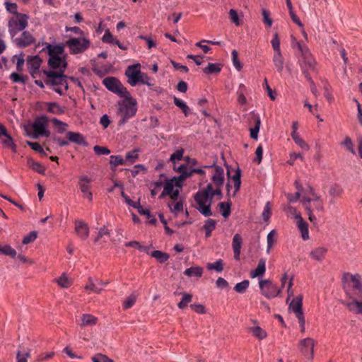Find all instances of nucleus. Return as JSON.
<instances>
[{
  "label": "nucleus",
  "mask_w": 362,
  "mask_h": 362,
  "mask_svg": "<svg viewBox=\"0 0 362 362\" xmlns=\"http://www.w3.org/2000/svg\"><path fill=\"white\" fill-rule=\"evenodd\" d=\"M300 202L306 211L309 221L316 224L317 218L314 212L322 214L325 210L324 204L321 197L314 192L312 187H309V194L302 197Z\"/></svg>",
  "instance_id": "1"
},
{
  "label": "nucleus",
  "mask_w": 362,
  "mask_h": 362,
  "mask_svg": "<svg viewBox=\"0 0 362 362\" xmlns=\"http://www.w3.org/2000/svg\"><path fill=\"white\" fill-rule=\"evenodd\" d=\"M45 49L49 54L48 64L50 68L57 69L58 72L64 73L67 63L64 54V48L59 45H52L47 43Z\"/></svg>",
  "instance_id": "2"
},
{
  "label": "nucleus",
  "mask_w": 362,
  "mask_h": 362,
  "mask_svg": "<svg viewBox=\"0 0 362 362\" xmlns=\"http://www.w3.org/2000/svg\"><path fill=\"white\" fill-rule=\"evenodd\" d=\"M45 74L47 76L45 84L47 86L59 95H63L66 93L69 86L67 77L63 73L47 71Z\"/></svg>",
  "instance_id": "3"
},
{
  "label": "nucleus",
  "mask_w": 362,
  "mask_h": 362,
  "mask_svg": "<svg viewBox=\"0 0 362 362\" xmlns=\"http://www.w3.org/2000/svg\"><path fill=\"white\" fill-rule=\"evenodd\" d=\"M211 184L202 189L199 190L194 195V200L198 205V211L204 216H210L212 215L211 206L212 204V198L210 195Z\"/></svg>",
  "instance_id": "4"
},
{
  "label": "nucleus",
  "mask_w": 362,
  "mask_h": 362,
  "mask_svg": "<svg viewBox=\"0 0 362 362\" xmlns=\"http://www.w3.org/2000/svg\"><path fill=\"white\" fill-rule=\"evenodd\" d=\"M137 110V103L132 97L126 98L118 103V114L121 119L119 124H124L127 120L133 117Z\"/></svg>",
  "instance_id": "5"
},
{
  "label": "nucleus",
  "mask_w": 362,
  "mask_h": 362,
  "mask_svg": "<svg viewBox=\"0 0 362 362\" xmlns=\"http://www.w3.org/2000/svg\"><path fill=\"white\" fill-rule=\"evenodd\" d=\"M28 16L24 13H18L13 16L8 21V30L11 37H14L18 33L23 31L28 25Z\"/></svg>",
  "instance_id": "6"
},
{
  "label": "nucleus",
  "mask_w": 362,
  "mask_h": 362,
  "mask_svg": "<svg viewBox=\"0 0 362 362\" xmlns=\"http://www.w3.org/2000/svg\"><path fill=\"white\" fill-rule=\"evenodd\" d=\"M66 45L69 47L71 54H82L90 47V41L86 36L70 37L66 40Z\"/></svg>",
  "instance_id": "7"
},
{
  "label": "nucleus",
  "mask_w": 362,
  "mask_h": 362,
  "mask_svg": "<svg viewBox=\"0 0 362 362\" xmlns=\"http://www.w3.org/2000/svg\"><path fill=\"white\" fill-rule=\"evenodd\" d=\"M259 286L262 294L267 298H274L281 293V288L269 279H261L259 281Z\"/></svg>",
  "instance_id": "8"
},
{
  "label": "nucleus",
  "mask_w": 362,
  "mask_h": 362,
  "mask_svg": "<svg viewBox=\"0 0 362 362\" xmlns=\"http://www.w3.org/2000/svg\"><path fill=\"white\" fill-rule=\"evenodd\" d=\"M47 121L45 117L37 118L33 124V133L30 136L34 139L39 136L49 137L50 132L47 129Z\"/></svg>",
  "instance_id": "9"
},
{
  "label": "nucleus",
  "mask_w": 362,
  "mask_h": 362,
  "mask_svg": "<svg viewBox=\"0 0 362 362\" xmlns=\"http://www.w3.org/2000/svg\"><path fill=\"white\" fill-rule=\"evenodd\" d=\"M103 83L107 90L119 95L122 96L127 93V88H124L121 82L115 77L105 78Z\"/></svg>",
  "instance_id": "10"
},
{
  "label": "nucleus",
  "mask_w": 362,
  "mask_h": 362,
  "mask_svg": "<svg viewBox=\"0 0 362 362\" xmlns=\"http://www.w3.org/2000/svg\"><path fill=\"white\" fill-rule=\"evenodd\" d=\"M316 341L313 338H305L299 341V349L301 353L308 359L313 360L314 358V347Z\"/></svg>",
  "instance_id": "11"
},
{
  "label": "nucleus",
  "mask_w": 362,
  "mask_h": 362,
  "mask_svg": "<svg viewBox=\"0 0 362 362\" xmlns=\"http://www.w3.org/2000/svg\"><path fill=\"white\" fill-rule=\"evenodd\" d=\"M141 73V64L139 63L129 66L125 71L128 83L132 86L137 85L139 83V77Z\"/></svg>",
  "instance_id": "12"
},
{
  "label": "nucleus",
  "mask_w": 362,
  "mask_h": 362,
  "mask_svg": "<svg viewBox=\"0 0 362 362\" xmlns=\"http://www.w3.org/2000/svg\"><path fill=\"white\" fill-rule=\"evenodd\" d=\"M91 178L87 175H81L78 178V186L83 194V197L91 201L93 199V194L90 191Z\"/></svg>",
  "instance_id": "13"
},
{
  "label": "nucleus",
  "mask_w": 362,
  "mask_h": 362,
  "mask_svg": "<svg viewBox=\"0 0 362 362\" xmlns=\"http://www.w3.org/2000/svg\"><path fill=\"white\" fill-rule=\"evenodd\" d=\"M35 37L28 31H23L22 34L14 40L15 43L19 47H25L35 42Z\"/></svg>",
  "instance_id": "14"
},
{
  "label": "nucleus",
  "mask_w": 362,
  "mask_h": 362,
  "mask_svg": "<svg viewBox=\"0 0 362 362\" xmlns=\"http://www.w3.org/2000/svg\"><path fill=\"white\" fill-rule=\"evenodd\" d=\"M74 229L76 235L82 240H86L89 236V227L82 220H76L74 222Z\"/></svg>",
  "instance_id": "15"
},
{
  "label": "nucleus",
  "mask_w": 362,
  "mask_h": 362,
  "mask_svg": "<svg viewBox=\"0 0 362 362\" xmlns=\"http://www.w3.org/2000/svg\"><path fill=\"white\" fill-rule=\"evenodd\" d=\"M343 280L346 282L351 281L353 284V288L362 294L361 276L358 274H351L350 273H344Z\"/></svg>",
  "instance_id": "16"
},
{
  "label": "nucleus",
  "mask_w": 362,
  "mask_h": 362,
  "mask_svg": "<svg viewBox=\"0 0 362 362\" xmlns=\"http://www.w3.org/2000/svg\"><path fill=\"white\" fill-rule=\"evenodd\" d=\"M303 296L299 295L293 298L289 304V310H291L296 317L303 316L302 310Z\"/></svg>",
  "instance_id": "17"
},
{
  "label": "nucleus",
  "mask_w": 362,
  "mask_h": 362,
  "mask_svg": "<svg viewBox=\"0 0 362 362\" xmlns=\"http://www.w3.org/2000/svg\"><path fill=\"white\" fill-rule=\"evenodd\" d=\"M213 168L214 173L211 176V180L214 186H223L224 182V170L220 166H208Z\"/></svg>",
  "instance_id": "18"
},
{
  "label": "nucleus",
  "mask_w": 362,
  "mask_h": 362,
  "mask_svg": "<svg viewBox=\"0 0 362 362\" xmlns=\"http://www.w3.org/2000/svg\"><path fill=\"white\" fill-rule=\"evenodd\" d=\"M315 66L316 62L312 56L300 60V66L305 77L307 74H310V71H315Z\"/></svg>",
  "instance_id": "19"
},
{
  "label": "nucleus",
  "mask_w": 362,
  "mask_h": 362,
  "mask_svg": "<svg viewBox=\"0 0 362 362\" xmlns=\"http://www.w3.org/2000/svg\"><path fill=\"white\" fill-rule=\"evenodd\" d=\"M0 140L6 147H13L16 148L12 137L8 134L6 128L0 123Z\"/></svg>",
  "instance_id": "20"
},
{
  "label": "nucleus",
  "mask_w": 362,
  "mask_h": 362,
  "mask_svg": "<svg viewBox=\"0 0 362 362\" xmlns=\"http://www.w3.org/2000/svg\"><path fill=\"white\" fill-rule=\"evenodd\" d=\"M41 59L38 56L31 57L28 59L27 66L30 74L35 77V74H37L39 71V68L41 64Z\"/></svg>",
  "instance_id": "21"
},
{
  "label": "nucleus",
  "mask_w": 362,
  "mask_h": 362,
  "mask_svg": "<svg viewBox=\"0 0 362 362\" xmlns=\"http://www.w3.org/2000/svg\"><path fill=\"white\" fill-rule=\"evenodd\" d=\"M243 245V239L240 235L236 233L234 235L232 241V247L234 253V258L236 260L240 259V250Z\"/></svg>",
  "instance_id": "22"
},
{
  "label": "nucleus",
  "mask_w": 362,
  "mask_h": 362,
  "mask_svg": "<svg viewBox=\"0 0 362 362\" xmlns=\"http://www.w3.org/2000/svg\"><path fill=\"white\" fill-rule=\"evenodd\" d=\"M349 311L356 314H362V301L357 300L354 298L351 301H341Z\"/></svg>",
  "instance_id": "23"
},
{
  "label": "nucleus",
  "mask_w": 362,
  "mask_h": 362,
  "mask_svg": "<svg viewBox=\"0 0 362 362\" xmlns=\"http://www.w3.org/2000/svg\"><path fill=\"white\" fill-rule=\"evenodd\" d=\"M231 183L233 184L235 190H234V194L239 190L240 185H241V180H240V171L239 170H236L235 174L232 176V177L228 180L226 188L228 192H230V189L231 187Z\"/></svg>",
  "instance_id": "24"
},
{
  "label": "nucleus",
  "mask_w": 362,
  "mask_h": 362,
  "mask_svg": "<svg viewBox=\"0 0 362 362\" xmlns=\"http://www.w3.org/2000/svg\"><path fill=\"white\" fill-rule=\"evenodd\" d=\"M66 136L68 139L73 143L83 146L88 145L83 136L78 132H68Z\"/></svg>",
  "instance_id": "25"
},
{
  "label": "nucleus",
  "mask_w": 362,
  "mask_h": 362,
  "mask_svg": "<svg viewBox=\"0 0 362 362\" xmlns=\"http://www.w3.org/2000/svg\"><path fill=\"white\" fill-rule=\"evenodd\" d=\"M327 252V248L324 247H318L310 251V257L314 260L321 262L325 258Z\"/></svg>",
  "instance_id": "26"
},
{
  "label": "nucleus",
  "mask_w": 362,
  "mask_h": 362,
  "mask_svg": "<svg viewBox=\"0 0 362 362\" xmlns=\"http://www.w3.org/2000/svg\"><path fill=\"white\" fill-rule=\"evenodd\" d=\"M266 272V260L264 259H260L257 268L255 270L250 272V277L256 278L262 276Z\"/></svg>",
  "instance_id": "27"
},
{
  "label": "nucleus",
  "mask_w": 362,
  "mask_h": 362,
  "mask_svg": "<svg viewBox=\"0 0 362 362\" xmlns=\"http://www.w3.org/2000/svg\"><path fill=\"white\" fill-rule=\"evenodd\" d=\"M296 226L298 229L300 230L301 233V238L304 240H307L309 239V230H308V224L306 221L303 220V218H300L296 221Z\"/></svg>",
  "instance_id": "28"
},
{
  "label": "nucleus",
  "mask_w": 362,
  "mask_h": 362,
  "mask_svg": "<svg viewBox=\"0 0 362 362\" xmlns=\"http://www.w3.org/2000/svg\"><path fill=\"white\" fill-rule=\"evenodd\" d=\"M98 319L90 314H83L81 316V321L78 322L80 327L93 326L97 323Z\"/></svg>",
  "instance_id": "29"
},
{
  "label": "nucleus",
  "mask_w": 362,
  "mask_h": 362,
  "mask_svg": "<svg viewBox=\"0 0 362 362\" xmlns=\"http://www.w3.org/2000/svg\"><path fill=\"white\" fill-rule=\"evenodd\" d=\"M273 63L279 73H281L284 69V60L281 52H274L273 56Z\"/></svg>",
  "instance_id": "30"
},
{
  "label": "nucleus",
  "mask_w": 362,
  "mask_h": 362,
  "mask_svg": "<svg viewBox=\"0 0 362 362\" xmlns=\"http://www.w3.org/2000/svg\"><path fill=\"white\" fill-rule=\"evenodd\" d=\"M174 170L180 173L179 176L180 180H184L191 176L190 170H187L186 165L182 164L177 167L175 164H174Z\"/></svg>",
  "instance_id": "31"
},
{
  "label": "nucleus",
  "mask_w": 362,
  "mask_h": 362,
  "mask_svg": "<svg viewBox=\"0 0 362 362\" xmlns=\"http://www.w3.org/2000/svg\"><path fill=\"white\" fill-rule=\"evenodd\" d=\"M255 126L252 128L250 129V137L255 140H257L258 138V133L259 132L260 125H261V119L259 116H256L254 119Z\"/></svg>",
  "instance_id": "32"
},
{
  "label": "nucleus",
  "mask_w": 362,
  "mask_h": 362,
  "mask_svg": "<svg viewBox=\"0 0 362 362\" xmlns=\"http://www.w3.org/2000/svg\"><path fill=\"white\" fill-rule=\"evenodd\" d=\"M238 102L240 105H245L247 103L245 94L247 93V88L243 84H240L237 90Z\"/></svg>",
  "instance_id": "33"
},
{
  "label": "nucleus",
  "mask_w": 362,
  "mask_h": 362,
  "mask_svg": "<svg viewBox=\"0 0 362 362\" xmlns=\"http://www.w3.org/2000/svg\"><path fill=\"white\" fill-rule=\"evenodd\" d=\"M221 71V65L218 63H209L203 71L206 74H217Z\"/></svg>",
  "instance_id": "34"
},
{
  "label": "nucleus",
  "mask_w": 362,
  "mask_h": 362,
  "mask_svg": "<svg viewBox=\"0 0 362 362\" xmlns=\"http://www.w3.org/2000/svg\"><path fill=\"white\" fill-rule=\"evenodd\" d=\"M55 281L62 288H67L71 286L72 281L69 279L65 273H63L59 278L55 279Z\"/></svg>",
  "instance_id": "35"
},
{
  "label": "nucleus",
  "mask_w": 362,
  "mask_h": 362,
  "mask_svg": "<svg viewBox=\"0 0 362 362\" xmlns=\"http://www.w3.org/2000/svg\"><path fill=\"white\" fill-rule=\"evenodd\" d=\"M86 290H90L94 293H100L103 288L99 287L98 285V282L94 281L92 278L88 279V283L85 286Z\"/></svg>",
  "instance_id": "36"
},
{
  "label": "nucleus",
  "mask_w": 362,
  "mask_h": 362,
  "mask_svg": "<svg viewBox=\"0 0 362 362\" xmlns=\"http://www.w3.org/2000/svg\"><path fill=\"white\" fill-rule=\"evenodd\" d=\"M174 103L176 106L182 110L185 116H188L191 114L189 107L181 99L174 97Z\"/></svg>",
  "instance_id": "37"
},
{
  "label": "nucleus",
  "mask_w": 362,
  "mask_h": 362,
  "mask_svg": "<svg viewBox=\"0 0 362 362\" xmlns=\"http://www.w3.org/2000/svg\"><path fill=\"white\" fill-rule=\"evenodd\" d=\"M202 269L199 267H190L187 269L184 274L187 275V276L192 277V276H196V277H201L202 275Z\"/></svg>",
  "instance_id": "38"
},
{
  "label": "nucleus",
  "mask_w": 362,
  "mask_h": 362,
  "mask_svg": "<svg viewBox=\"0 0 362 362\" xmlns=\"http://www.w3.org/2000/svg\"><path fill=\"white\" fill-rule=\"evenodd\" d=\"M291 137L295 141V143L299 146L301 148L304 150H308L309 146L307 144V143L300 137L298 133L291 132Z\"/></svg>",
  "instance_id": "39"
},
{
  "label": "nucleus",
  "mask_w": 362,
  "mask_h": 362,
  "mask_svg": "<svg viewBox=\"0 0 362 362\" xmlns=\"http://www.w3.org/2000/svg\"><path fill=\"white\" fill-rule=\"evenodd\" d=\"M206 267L209 270H215L217 272H221L223 269V260L219 259L214 263H208Z\"/></svg>",
  "instance_id": "40"
},
{
  "label": "nucleus",
  "mask_w": 362,
  "mask_h": 362,
  "mask_svg": "<svg viewBox=\"0 0 362 362\" xmlns=\"http://www.w3.org/2000/svg\"><path fill=\"white\" fill-rule=\"evenodd\" d=\"M173 190H174L173 180L167 181L164 185L163 191L162 192L161 194L160 195V198H163L164 197H165L167 195L171 194V193L173 192Z\"/></svg>",
  "instance_id": "41"
},
{
  "label": "nucleus",
  "mask_w": 362,
  "mask_h": 362,
  "mask_svg": "<svg viewBox=\"0 0 362 362\" xmlns=\"http://www.w3.org/2000/svg\"><path fill=\"white\" fill-rule=\"evenodd\" d=\"M125 160L121 156H111L110 157V164L112 168L125 164Z\"/></svg>",
  "instance_id": "42"
},
{
  "label": "nucleus",
  "mask_w": 362,
  "mask_h": 362,
  "mask_svg": "<svg viewBox=\"0 0 362 362\" xmlns=\"http://www.w3.org/2000/svg\"><path fill=\"white\" fill-rule=\"evenodd\" d=\"M250 331L259 339H263L267 337L266 332L259 326L251 327Z\"/></svg>",
  "instance_id": "43"
},
{
  "label": "nucleus",
  "mask_w": 362,
  "mask_h": 362,
  "mask_svg": "<svg viewBox=\"0 0 362 362\" xmlns=\"http://www.w3.org/2000/svg\"><path fill=\"white\" fill-rule=\"evenodd\" d=\"M293 46H296L298 47L302 54V59L312 56L308 48L305 45H302L299 42L296 41L295 43L293 42Z\"/></svg>",
  "instance_id": "44"
},
{
  "label": "nucleus",
  "mask_w": 362,
  "mask_h": 362,
  "mask_svg": "<svg viewBox=\"0 0 362 362\" xmlns=\"http://www.w3.org/2000/svg\"><path fill=\"white\" fill-rule=\"evenodd\" d=\"M30 349H28L24 352L18 351L16 352V362H28V358L30 356Z\"/></svg>",
  "instance_id": "45"
},
{
  "label": "nucleus",
  "mask_w": 362,
  "mask_h": 362,
  "mask_svg": "<svg viewBox=\"0 0 362 362\" xmlns=\"http://www.w3.org/2000/svg\"><path fill=\"white\" fill-rule=\"evenodd\" d=\"M151 256L157 259L161 263L166 262L169 258V255L167 253L163 252L160 250H154L151 253Z\"/></svg>",
  "instance_id": "46"
},
{
  "label": "nucleus",
  "mask_w": 362,
  "mask_h": 362,
  "mask_svg": "<svg viewBox=\"0 0 362 362\" xmlns=\"http://www.w3.org/2000/svg\"><path fill=\"white\" fill-rule=\"evenodd\" d=\"M29 166L34 170L35 171L37 172L40 174H44L45 171V167L40 163L35 162L33 160H28Z\"/></svg>",
  "instance_id": "47"
},
{
  "label": "nucleus",
  "mask_w": 362,
  "mask_h": 362,
  "mask_svg": "<svg viewBox=\"0 0 362 362\" xmlns=\"http://www.w3.org/2000/svg\"><path fill=\"white\" fill-rule=\"evenodd\" d=\"M182 298L177 304L180 309H184L187 307V304L192 300V296L187 293H182Z\"/></svg>",
  "instance_id": "48"
},
{
  "label": "nucleus",
  "mask_w": 362,
  "mask_h": 362,
  "mask_svg": "<svg viewBox=\"0 0 362 362\" xmlns=\"http://www.w3.org/2000/svg\"><path fill=\"white\" fill-rule=\"evenodd\" d=\"M26 144L28 146L31 148L32 150L40 153V155H47L43 148L38 143L27 141Z\"/></svg>",
  "instance_id": "49"
},
{
  "label": "nucleus",
  "mask_w": 362,
  "mask_h": 362,
  "mask_svg": "<svg viewBox=\"0 0 362 362\" xmlns=\"http://www.w3.org/2000/svg\"><path fill=\"white\" fill-rule=\"evenodd\" d=\"M250 282L248 280H244L240 283H238L235 287L234 290L238 293H243L246 289L248 288Z\"/></svg>",
  "instance_id": "50"
},
{
  "label": "nucleus",
  "mask_w": 362,
  "mask_h": 362,
  "mask_svg": "<svg viewBox=\"0 0 362 362\" xmlns=\"http://www.w3.org/2000/svg\"><path fill=\"white\" fill-rule=\"evenodd\" d=\"M341 145L344 146L347 151L351 152L352 154L356 155V152L354 148V144L349 136H346L344 141L341 143Z\"/></svg>",
  "instance_id": "51"
},
{
  "label": "nucleus",
  "mask_w": 362,
  "mask_h": 362,
  "mask_svg": "<svg viewBox=\"0 0 362 362\" xmlns=\"http://www.w3.org/2000/svg\"><path fill=\"white\" fill-rule=\"evenodd\" d=\"M136 298L137 296L134 293H132L129 296H128L123 303L124 309L127 310L132 308L134 305Z\"/></svg>",
  "instance_id": "52"
},
{
  "label": "nucleus",
  "mask_w": 362,
  "mask_h": 362,
  "mask_svg": "<svg viewBox=\"0 0 362 362\" xmlns=\"http://www.w3.org/2000/svg\"><path fill=\"white\" fill-rule=\"evenodd\" d=\"M219 208L221 211V214L224 218H228L230 214V204H226L224 202L219 203Z\"/></svg>",
  "instance_id": "53"
},
{
  "label": "nucleus",
  "mask_w": 362,
  "mask_h": 362,
  "mask_svg": "<svg viewBox=\"0 0 362 362\" xmlns=\"http://www.w3.org/2000/svg\"><path fill=\"white\" fill-rule=\"evenodd\" d=\"M184 150L182 148L177 149L170 157V161L175 164L176 160H180L183 157Z\"/></svg>",
  "instance_id": "54"
},
{
  "label": "nucleus",
  "mask_w": 362,
  "mask_h": 362,
  "mask_svg": "<svg viewBox=\"0 0 362 362\" xmlns=\"http://www.w3.org/2000/svg\"><path fill=\"white\" fill-rule=\"evenodd\" d=\"M233 64L235 68L238 71H240L243 68V65L238 59V53L235 49H233L231 52Z\"/></svg>",
  "instance_id": "55"
},
{
  "label": "nucleus",
  "mask_w": 362,
  "mask_h": 362,
  "mask_svg": "<svg viewBox=\"0 0 362 362\" xmlns=\"http://www.w3.org/2000/svg\"><path fill=\"white\" fill-rule=\"evenodd\" d=\"M285 211L287 214L291 215L296 221L302 218L301 214L293 206H287Z\"/></svg>",
  "instance_id": "56"
},
{
  "label": "nucleus",
  "mask_w": 362,
  "mask_h": 362,
  "mask_svg": "<svg viewBox=\"0 0 362 362\" xmlns=\"http://www.w3.org/2000/svg\"><path fill=\"white\" fill-rule=\"evenodd\" d=\"M271 44L272 46L273 49L274 50V52H281L280 49V40L279 38L278 33H274L273 35V38L271 40Z\"/></svg>",
  "instance_id": "57"
},
{
  "label": "nucleus",
  "mask_w": 362,
  "mask_h": 362,
  "mask_svg": "<svg viewBox=\"0 0 362 362\" xmlns=\"http://www.w3.org/2000/svg\"><path fill=\"white\" fill-rule=\"evenodd\" d=\"M5 6L7 11L13 14V16H17V14L19 13L18 12V5L16 3L6 1Z\"/></svg>",
  "instance_id": "58"
},
{
  "label": "nucleus",
  "mask_w": 362,
  "mask_h": 362,
  "mask_svg": "<svg viewBox=\"0 0 362 362\" xmlns=\"http://www.w3.org/2000/svg\"><path fill=\"white\" fill-rule=\"evenodd\" d=\"M1 255L15 257L16 256V251L10 245H3Z\"/></svg>",
  "instance_id": "59"
},
{
  "label": "nucleus",
  "mask_w": 362,
  "mask_h": 362,
  "mask_svg": "<svg viewBox=\"0 0 362 362\" xmlns=\"http://www.w3.org/2000/svg\"><path fill=\"white\" fill-rule=\"evenodd\" d=\"M53 124L58 128L59 133H63L66 131L67 124L57 119H52Z\"/></svg>",
  "instance_id": "60"
},
{
  "label": "nucleus",
  "mask_w": 362,
  "mask_h": 362,
  "mask_svg": "<svg viewBox=\"0 0 362 362\" xmlns=\"http://www.w3.org/2000/svg\"><path fill=\"white\" fill-rule=\"evenodd\" d=\"M37 232L32 231L23 238L22 243L24 245H27L31 242H33L37 238Z\"/></svg>",
  "instance_id": "61"
},
{
  "label": "nucleus",
  "mask_w": 362,
  "mask_h": 362,
  "mask_svg": "<svg viewBox=\"0 0 362 362\" xmlns=\"http://www.w3.org/2000/svg\"><path fill=\"white\" fill-rule=\"evenodd\" d=\"M271 216V204L269 202H267L264 207V210L262 214V218L267 221L269 219Z\"/></svg>",
  "instance_id": "62"
},
{
  "label": "nucleus",
  "mask_w": 362,
  "mask_h": 362,
  "mask_svg": "<svg viewBox=\"0 0 362 362\" xmlns=\"http://www.w3.org/2000/svg\"><path fill=\"white\" fill-rule=\"evenodd\" d=\"M262 16H263V21L264 23L268 26L271 27L273 23L272 19L270 18L269 11L267 9H262Z\"/></svg>",
  "instance_id": "63"
},
{
  "label": "nucleus",
  "mask_w": 362,
  "mask_h": 362,
  "mask_svg": "<svg viewBox=\"0 0 362 362\" xmlns=\"http://www.w3.org/2000/svg\"><path fill=\"white\" fill-rule=\"evenodd\" d=\"M92 361L93 362H113L107 356L101 354H98L93 357Z\"/></svg>",
  "instance_id": "64"
}]
</instances>
